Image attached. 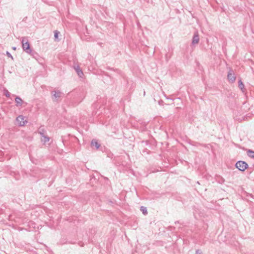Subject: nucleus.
Listing matches in <instances>:
<instances>
[{
  "label": "nucleus",
  "instance_id": "f257e3e1",
  "mask_svg": "<svg viewBox=\"0 0 254 254\" xmlns=\"http://www.w3.org/2000/svg\"><path fill=\"white\" fill-rule=\"evenodd\" d=\"M21 43L23 51L29 54H31L32 53V50L30 48V45L27 38H22Z\"/></svg>",
  "mask_w": 254,
  "mask_h": 254
},
{
  "label": "nucleus",
  "instance_id": "f03ea898",
  "mask_svg": "<svg viewBox=\"0 0 254 254\" xmlns=\"http://www.w3.org/2000/svg\"><path fill=\"white\" fill-rule=\"evenodd\" d=\"M236 167L239 170L244 171L248 167V165L244 161H239L236 164Z\"/></svg>",
  "mask_w": 254,
  "mask_h": 254
},
{
  "label": "nucleus",
  "instance_id": "7ed1b4c3",
  "mask_svg": "<svg viewBox=\"0 0 254 254\" xmlns=\"http://www.w3.org/2000/svg\"><path fill=\"white\" fill-rule=\"evenodd\" d=\"M16 124L19 126H23L27 123V121L25 119V117L22 115H19L16 118Z\"/></svg>",
  "mask_w": 254,
  "mask_h": 254
},
{
  "label": "nucleus",
  "instance_id": "20e7f679",
  "mask_svg": "<svg viewBox=\"0 0 254 254\" xmlns=\"http://www.w3.org/2000/svg\"><path fill=\"white\" fill-rule=\"evenodd\" d=\"M73 68L76 71L79 77H82L83 75V72L81 69L80 68L79 66L78 65L74 64Z\"/></svg>",
  "mask_w": 254,
  "mask_h": 254
},
{
  "label": "nucleus",
  "instance_id": "39448f33",
  "mask_svg": "<svg viewBox=\"0 0 254 254\" xmlns=\"http://www.w3.org/2000/svg\"><path fill=\"white\" fill-rule=\"evenodd\" d=\"M199 41V36H198V33L197 32H196L193 35L192 40V44L193 45L197 44L198 43Z\"/></svg>",
  "mask_w": 254,
  "mask_h": 254
},
{
  "label": "nucleus",
  "instance_id": "423d86ee",
  "mask_svg": "<svg viewBox=\"0 0 254 254\" xmlns=\"http://www.w3.org/2000/svg\"><path fill=\"white\" fill-rule=\"evenodd\" d=\"M15 102L17 107L21 106L22 103L24 102L22 99L19 96H16L15 98Z\"/></svg>",
  "mask_w": 254,
  "mask_h": 254
},
{
  "label": "nucleus",
  "instance_id": "0eeeda50",
  "mask_svg": "<svg viewBox=\"0 0 254 254\" xmlns=\"http://www.w3.org/2000/svg\"><path fill=\"white\" fill-rule=\"evenodd\" d=\"M228 79L230 81L233 82L236 80V77L230 71L228 74Z\"/></svg>",
  "mask_w": 254,
  "mask_h": 254
},
{
  "label": "nucleus",
  "instance_id": "6e6552de",
  "mask_svg": "<svg viewBox=\"0 0 254 254\" xmlns=\"http://www.w3.org/2000/svg\"><path fill=\"white\" fill-rule=\"evenodd\" d=\"M41 139L42 142L46 143L50 140V138L45 135L41 137Z\"/></svg>",
  "mask_w": 254,
  "mask_h": 254
},
{
  "label": "nucleus",
  "instance_id": "1a4fd4ad",
  "mask_svg": "<svg viewBox=\"0 0 254 254\" xmlns=\"http://www.w3.org/2000/svg\"><path fill=\"white\" fill-rule=\"evenodd\" d=\"M247 155L248 156L252 158H254V151L252 150H248L247 151Z\"/></svg>",
  "mask_w": 254,
  "mask_h": 254
},
{
  "label": "nucleus",
  "instance_id": "9d476101",
  "mask_svg": "<svg viewBox=\"0 0 254 254\" xmlns=\"http://www.w3.org/2000/svg\"><path fill=\"white\" fill-rule=\"evenodd\" d=\"M54 93L53 94V96L55 97V98H57L60 97L61 96V95H62V94L59 91H54Z\"/></svg>",
  "mask_w": 254,
  "mask_h": 254
},
{
  "label": "nucleus",
  "instance_id": "9b49d317",
  "mask_svg": "<svg viewBox=\"0 0 254 254\" xmlns=\"http://www.w3.org/2000/svg\"><path fill=\"white\" fill-rule=\"evenodd\" d=\"M91 144L93 146H95L97 149L99 148L100 147V144L96 140H92Z\"/></svg>",
  "mask_w": 254,
  "mask_h": 254
},
{
  "label": "nucleus",
  "instance_id": "f8f14e48",
  "mask_svg": "<svg viewBox=\"0 0 254 254\" xmlns=\"http://www.w3.org/2000/svg\"><path fill=\"white\" fill-rule=\"evenodd\" d=\"M38 132L41 135V137H42L44 135H45V131L44 129L42 127H40L38 129Z\"/></svg>",
  "mask_w": 254,
  "mask_h": 254
},
{
  "label": "nucleus",
  "instance_id": "ddd939ff",
  "mask_svg": "<svg viewBox=\"0 0 254 254\" xmlns=\"http://www.w3.org/2000/svg\"><path fill=\"white\" fill-rule=\"evenodd\" d=\"M140 210L142 212L144 215H146L147 214V209L145 207L141 206L140 207Z\"/></svg>",
  "mask_w": 254,
  "mask_h": 254
},
{
  "label": "nucleus",
  "instance_id": "4468645a",
  "mask_svg": "<svg viewBox=\"0 0 254 254\" xmlns=\"http://www.w3.org/2000/svg\"><path fill=\"white\" fill-rule=\"evenodd\" d=\"M239 87L242 90L244 88V84L240 80L239 81Z\"/></svg>",
  "mask_w": 254,
  "mask_h": 254
},
{
  "label": "nucleus",
  "instance_id": "2eb2a0df",
  "mask_svg": "<svg viewBox=\"0 0 254 254\" xmlns=\"http://www.w3.org/2000/svg\"><path fill=\"white\" fill-rule=\"evenodd\" d=\"M4 94L7 97H9L10 93V92L6 89L4 90Z\"/></svg>",
  "mask_w": 254,
  "mask_h": 254
},
{
  "label": "nucleus",
  "instance_id": "dca6fc26",
  "mask_svg": "<svg viewBox=\"0 0 254 254\" xmlns=\"http://www.w3.org/2000/svg\"><path fill=\"white\" fill-rule=\"evenodd\" d=\"M59 34V32H58V31H56L54 32V37L56 39L58 38Z\"/></svg>",
  "mask_w": 254,
  "mask_h": 254
},
{
  "label": "nucleus",
  "instance_id": "f3484780",
  "mask_svg": "<svg viewBox=\"0 0 254 254\" xmlns=\"http://www.w3.org/2000/svg\"><path fill=\"white\" fill-rule=\"evenodd\" d=\"M195 254H202V252H201L200 250H197L196 251V252H195Z\"/></svg>",
  "mask_w": 254,
  "mask_h": 254
},
{
  "label": "nucleus",
  "instance_id": "a211bd4d",
  "mask_svg": "<svg viewBox=\"0 0 254 254\" xmlns=\"http://www.w3.org/2000/svg\"><path fill=\"white\" fill-rule=\"evenodd\" d=\"M6 54L8 56V57H11V58H12V56L11 55V54L9 52H6Z\"/></svg>",
  "mask_w": 254,
  "mask_h": 254
},
{
  "label": "nucleus",
  "instance_id": "6ab92c4d",
  "mask_svg": "<svg viewBox=\"0 0 254 254\" xmlns=\"http://www.w3.org/2000/svg\"><path fill=\"white\" fill-rule=\"evenodd\" d=\"M13 49L15 50H16V48L15 47H13Z\"/></svg>",
  "mask_w": 254,
  "mask_h": 254
}]
</instances>
